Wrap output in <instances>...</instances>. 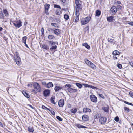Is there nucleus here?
I'll return each mask as SVG.
<instances>
[{
  "label": "nucleus",
  "instance_id": "nucleus-29",
  "mask_svg": "<svg viewBox=\"0 0 133 133\" xmlns=\"http://www.w3.org/2000/svg\"><path fill=\"white\" fill-rule=\"evenodd\" d=\"M71 112L72 113L75 114L77 111L76 108H75L74 109H72L70 110Z\"/></svg>",
  "mask_w": 133,
  "mask_h": 133
},
{
  "label": "nucleus",
  "instance_id": "nucleus-35",
  "mask_svg": "<svg viewBox=\"0 0 133 133\" xmlns=\"http://www.w3.org/2000/svg\"><path fill=\"white\" fill-rule=\"evenodd\" d=\"M102 109L104 110L105 112H107L108 111V108L107 107H103L102 108Z\"/></svg>",
  "mask_w": 133,
  "mask_h": 133
},
{
  "label": "nucleus",
  "instance_id": "nucleus-33",
  "mask_svg": "<svg viewBox=\"0 0 133 133\" xmlns=\"http://www.w3.org/2000/svg\"><path fill=\"white\" fill-rule=\"evenodd\" d=\"M28 130L30 132H32L34 131L33 128L30 126H29L28 127Z\"/></svg>",
  "mask_w": 133,
  "mask_h": 133
},
{
  "label": "nucleus",
  "instance_id": "nucleus-59",
  "mask_svg": "<svg viewBox=\"0 0 133 133\" xmlns=\"http://www.w3.org/2000/svg\"><path fill=\"white\" fill-rule=\"evenodd\" d=\"M50 112H51L53 115H54L55 114V112L53 111L52 110H51V111H50Z\"/></svg>",
  "mask_w": 133,
  "mask_h": 133
},
{
  "label": "nucleus",
  "instance_id": "nucleus-39",
  "mask_svg": "<svg viewBox=\"0 0 133 133\" xmlns=\"http://www.w3.org/2000/svg\"><path fill=\"white\" fill-rule=\"evenodd\" d=\"M64 18L66 20H68L69 18V16L67 14H65L64 15Z\"/></svg>",
  "mask_w": 133,
  "mask_h": 133
},
{
  "label": "nucleus",
  "instance_id": "nucleus-12",
  "mask_svg": "<svg viewBox=\"0 0 133 133\" xmlns=\"http://www.w3.org/2000/svg\"><path fill=\"white\" fill-rule=\"evenodd\" d=\"M49 45L50 46H54L56 44V45H58V43L57 42H54L53 41H48Z\"/></svg>",
  "mask_w": 133,
  "mask_h": 133
},
{
  "label": "nucleus",
  "instance_id": "nucleus-48",
  "mask_svg": "<svg viewBox=\"0 0 133 133\" xmlns=\"http://www.w3.org/2000/svg\"><path fill=\"white\" fill-rule=\"evenodd\" d=\"M41 34L42 35L44 34V29L43 27H42L41 30Z\"/></svg>",
  "mask_w": 133,
  "mask_h": 133
},
{
  "label": "nucleus",
  "instance_id": "nucleus-20",
  "mask_svg": "<svg viewBox=\"0 0 133 133\" xmlns=\"http://www.w3.org/2000/svg\"><path fill=\"white\" fill-rule=\"evenodd\" d=\"M60 9H57L56 10L55 13L56 15H59L62 13V12L60 10Z\"/></svg>",
  "mask_w": 133,
  "mask_h": 133
},
{
  "label": "nucleus",
  "instance_id": "nucleus-56",
  "mask_svg": "<svg viewBox=\"0 0 133 133\" xmlns=\"http://www.w3.org/2000/svg\"><path fill=\"white\" fill-rule=\"evenodd\" d=\"M129 94L130 95V96L133 98V93L132 92H130Z\"/></svg>",
  "mask_w": 133,
  "mask_h": 133
},
{
  "label": "nucleus",
  "instance_id": "nucleus-57",
  "mask_svg": "<svg viewBox=\"0 0 133 133\" xmlns=\"http://www.w3.org/2000/svg\"><path fill=\"white\" fill-rule=\"evenodd\" d=\"M42 108L43 109L46 110L47 109V108L45 106L43 105L42 106Z\"/></svg>",
  "mask_w": 133,
  "mask_h": 133
},
{
  "label": "nucleus",
  "instance_id": "nucleus-44",
  "mask_svg": "<svg viewBox=\"0 0 133 133\" xmlns=\"http://www.w3.org/2000/svg\"><path fill=\"white\" fill-rule=\"evenodd\" d=\"M56 118L58 120L60 121H62L63 120V119L59 116H57L56 117Z\"/></svg>",
  "mask_w": 133,
  "mask_h": 133
},
{
  "label": "nucleus",
  "instance_id": "nucleus-47",
  "mask_svg": "<svg viewBox=\"0 0 133 133\" xmlns=\"http://www.w3.org/2000/svg\"><path fill=\"white\" fill-rule=\"evenodd\" d=\"M79 0H75V3L76 5H78L79 4H81L79 3Z\"/></svg>",
  "mask_w": 133,
  "mask_h": 133
},
{
  "label": "nucleus",
  "instance_id": "nucleus-40",
  "mask_svg": "<svg viewBox=\"0 0 133 133\" xmlns=\"http://www.w3.org/2000/svg\"><path fill=\"white\" fill-rule=\"evenodd\" d=\"M54 8H56L59 9H61V8L60 5L56 4H54Z\"/></svg>",
  "mask_w": 133,
  "mask_h": 133
},
{
  "label": "nucleus",
  "instance_id": "nucleus-23",
  "mask_svg": "<svg viewBox=\"0 0 133 133\" xmlns=\"http://www.w3.org/2000/svg\"><path fill=\"white\" fill-rule=\"evenodd\" d=\"M5 16L2 11H0V19L3 20V21H4Z\"/></svg>",
  "mask_w": 133,
  "mask_h": 133
},
{
  "label": "nucleus",
  "instance_id": "nucleus-60",
  "mask_svg": "<svg viewBox=\"0 0 133 133\" xmlns=\"http://www.w3.org/2000/svg\"><path fill=\"white\" fill-rule=\"evenodd\" d=\"M129 64L130 65L133 67V62H129Z\"/></svg>",
  "mask_w": 133,
  "mask_h": 133
},
{
  "label": "nucleus",
  "instance_id": "nucleus-14",
  "mask_svg": "<svg viewBox=\"0 0 133 133\" xmlns=\"http://www.w3.org/2000/svg\"><path fill=\"white\" fill-rule=\"evenodd\" d=\"M58 104L60 107H62L64 104V101L63 99H61L59 101Z\"/></svg>",
  "mask_w": 133,
  "mask_h": 133
},
{
  "label": "nucleus",
  "instance_id": "nucleus-41",
  "mask_svg": "<svg viewBox=\"0 0 133 133\" xmlns=\"http://www.w3.org/2000/svg\"><path fill=\"white\" fill-rule=\"evenodd\" d=\"M61 2H62L63 4L65 5L67 4V0H61Z\"/></svg>",
  "mask_w": 133,
  "mask_h": 133
},
{
  "label": "nucleus",
  "instance_id": "nucleus-30",
  "mask_svg": "<svg viewBox=\"0 0 133 133\" xmlns=\"http://www.w3.org/2000/svg\"><path fill=\"white\" fill-rule=\"evenodd\" d=\"M45 10H48L49 9L50 5L49 4H46L44 5Z\"/></svg>",
  "mask_w": 133,
  "mask_h": 133
},
{
  "label": "nucleus",
  "instance_id": "nucleus-7",
  "mask_svg": "<svg viewBox=\"0 0 133 133\" xmlns=\"http://www.w3.org/2000/svg\"><path fill=\"white\" fill-rule=\"evenodd\" d=\"M75 13H79V11L81 10L82 6L81 4L76 5L75 7Z\"/></svg>",
  "mask_w": 133,
  "mask_h": 133
},
{
  "label": "nucleus",
  "instance_id": "nucleus-26",
  "mask_svg": "<svg viewBox=\"0 0 133 133\" xmlns=\"http://www.w3.org/2000/svg\"><path fill=\"white\" fill-rule=\"evenodd\" d=\"M57 48V46L56 45L54 46H51L50 49V50L51 51H53L55 50Z\"/></svg>",
  "mask_w": 133,
  "mask_h": 133
},
{
  "label": "nucleus",
  "instance_id": "nucleus-11",
  "mask_svg": "<svg viewBox=\"0 0 133 133\" xmlns=\"http://www.w3.org/2000/svg\"><path fill=\"white\" fill-rule=\"evenodd\" d=\"M50 93V90L49 89H46L43 92V94L44 96L47 97L49 96Z\"/></svg>",
  "mask_w": 133,
  "mask_h": 133
},
{
  "label": "nucleus",
  "instance_id": "nucleus-63",
  "mask_svg": "<svg viewBox=\"0 0 133 133\" xmlns=\"http://www.w3.org/2000/svg\"><path fill=\"white\" fill-rule=\"evenodd\" d=\"M27 106H29L32 109H34V108H33V107H32V106L30 104H27Z\"/></svg>",
  "mask_w": 133,
  "mask_h": 133
},
{
  "label": "nucleus",
  "instance_id": "nucleus-18",
  "mask_svg": "<svg viewBox=\"0 0 133 133\" xmlns=\"http://www.w3.org/2000/svg\"><path fill=\"white\" fill-rule=\"evenodd\" d=\"M61 30L59 29H56L54 30V33L56 35H58L60 34Z\"/></svg>",
  "mask_w": 133,
  "mask_h": 133
},
{
  "label": "nucleus",
  "instance_id": "nucleus-8",
  "mask_svg": "<svg viewBox=\"0 0 133 133\" xmlns=\"http://www.w3.org/2000/svg\"><path fill=\"white\" fill-rule=\"evenodd\" d=\"M107 118L105 117H101L99 119V122L101 124H104L106 122Z\"/></svg>",
  "mask_w": 133,
  "mask_h": 133
},
{
  "label": "nucleus",
  "instance_id": "nucleus-19",
  "mask_svg": "<svg viewBox=\"0 0 133 133\" xmlns=\"http://www.w3.org/2000/svg\"><path fill=\"white\" fill-rule=\"evenodd\" d=\"M79 13H75L76 18L75 20V22L77 23L79 21Z\"/></svg>",
  "mask_w": 133,
  "mask_h": 133
},
{
  "label": "nucleus",
  "instance_id": "nucleus-46",
  "mask_svg": "<svg viewBox=\"0 0 133 133\" xmlns=\"http://www.w3.org/2000/svg\"><path fill=\"white\" fill-rule=\"evenodd\" d=\"M124 109L125 111H127L128 112H129L130 111V109L127 107H124Z\"/></svg>",
  "mask_w": 133,
  "mask_h": 133
},
{
  "label": "nucleus",
  "instance_id": "nucleus-25",
  "mask_svg": "<svg viewBox=\"0 0 133 133\" xmlns=\"http://www.w3.org/2000/svg\"><path fill=\"white\" fill-rule=\"evenodd\" d=\"M2 12L4 14L5 16H6V17H7L9 16V13L6 9H4L3 10Z\"/></svg>",
  "mask_w": 133,
  "mask_h": 133
},
{
  "label": "nucleus",
  "instance_id": "nucleus-55",
  "mask_svg": "<svg viewBox=\"0 0 133 133\" xmlns=\"http://www.w3.org/2000/svg\"><path fill=\"white\" fill-rule=\"evenodd\" d=\"M99 96L102 98H104V96H103V94H99Z\"/></svg>",
  "mask_w": 133,
  "mask_h": 133
},
{
  "label": "nucleus",
  "instance_id": "nucleus-31",
  "mask_svg": "<svg viewBox=\"0 0 133 133\" xmlns=\"http://www.w3.org/2000/svg\"><path fill=\"white\" fill-rule=\"evenodd\" d=\"M27 37L26 36H24L22 38V41L24 43H25Z\"/></svg>",
  "mask_w": 133,
  "mask_h": 133
},
{
  "label": "nucleus",
  "instance_id": "nucleus-13",
  "mask_svg": "<svg viewBox=\"0 0 133 133\" xmlns=\"http://www.w3.org/2000/svg\"><path fill=\"white\" fill-rule=\"evenodd\" d=\"M107 21L109 22H113L115 20L114 17L112 16L107 17Z\"/></svg>",
  "mask_w": 133,
  "mask_h": 133
},
{
  "label": "nucleus",
  "instance_id": "nucleus-62",
  "mask_svg": "<svg viewBox=\"0 0 133 133\" xmlns=\"http://www.w3.org/2000/svg\"><path fill=\"white\" fill-rule=\"evenodd\" d=\"M45 12L47 15H48L49 14V13L48 11V10H45Z\"/></svg>",
  "mask_w": 133,
  "mask_h": 133
},
{
  "label": "nucleus",
  "instance_id": "nucleus-52",
  "mask_svg": "<svg viewBox=\"0 0 133 133\" xmlns=\"http://www.w3.org/2000/svg\"><path fill=\"white\" fill-rule=\"evenodd\" d=\"M128 24L132 26H133V22H128Z\"/></svg>",
  "mask_w": 133,
  "mask_h": 133
},
{
  "label": "nucleus",
  "instance_id": "nucleus-50",
  "mask_svg": "<svg viewBox=\"0 0 133 133\" xmlns=\"http://www.w3.org/2000/svg\"><path fill=\"white\" fill-rule=\"evenodd\" d=\"M114 120L116 122H118L119 120V118L118 116H117L114 118Z\"/></svg>",
  "mask_w": 133,
  "mask_h": 133
},
{
  "label": "nucleus",
  "instance_id": "nucleus-36",
  "mask_svg": "<svg viewBox=\"0 0 133 133\" xmlns=\"http://www.w3.org/2000/svg\"><path fill=\"white\" fill-rule=\"evenodd\" d=\"M55 98L52 97L50 99L51 102L52 103L55 104H56V102L54 101Z\"/></svg>",
  "mask_w": 133,
  "mask_h": 133
},
{
  "label": "nucleus",
  "instance_id": "nucleus-2",
  "mask_svg": "<svg viewBox=\"0 0 133 133\" xmlns=\"http://www.w3.org/2000/svg\"><path fill=\"white\" fill-rule=\"evenodd\" d=\"M33 86L35 90L33 89L32 92H33L35 90L36 91L40 92L41 91V88L39 83L37 82H35L33 84Z\"/></svg>",
  "mask_w": 133,
  "mask_h": 133
},
{
  "label": "nucleus",
  "instance_id": "nucleus-32",
  "mask_svg": "<svg viewBox=\"0 0 133 133\" xmlns=\"http://www.w3.org/2000/svg\"><path fill=\"white\" fill-rule=\"evenodd\" d=\"M120 53L119 51L117 50H115L113 51L112 54L114 55H117L119 54Z\"/></svg>",
  "mask_w": 133,
  "mask_h": 133
},
{
  "label": "nucleus",
  "instance_id": "nucleus-17",
  "mask_svg": "<svg viewBox=\"0 0 133 133\" xmlns=\"http://www.w3.org/2000/svg\"><path fill=\"white\" fill-rule=\"evenodd\" d=\"M63 89V87H62L59 86H56L54 88V90L56 92L59 91L61 89Z\"/></svg>",
  "mask_w": 133,
  "mask_h": 133
},
{
  "label": "nucleus",
  "instance_id": "nucleus-1",
  "mask_svg": "<svg viewBox=\"0 0 133 133\" xmlns=\"http://www.w3.org/2000/svg\"><path fill=\"white\" fill-rule=\"evenodd\" d=\"M64 87L65 90L66 91H68L70 93H75L77 92V89H74L72 88V85L66 84L65 85Z\"/></svg>",
  "mask_w": 133,
  "mask_h": 133
},
{
  "label": "nucleus",
  "instance_id": "nucleus-37",
  "mask_svg": "<svg viewBox=\"0 0 133 133\" xmlns=\"http://www.w3.org/2000/svg\"><path fill=\"white\" fill-rule=\"evenodd\" d=\"M23 93L24 96L27 98H29L30 97V96L29 95V94L25 91H24V92H23Z\"/></svg>",
  "mask_w": 133,
  "mask_h": 133
},
{
  "label": "nucleus",
  "instance_id": "nucleus-21",
  "mask_svg": "<svg viewBox=\"0 0 133 133\" xmlns=\"http://www.w3.org/2000/svg\"><path fill=\"white\" fill-rule=\"evenodd\" d=\"M53 86V84L51 82H49L46 85V87L48 88H50V87H52Z\"/></svg>",
  "mask_w": 133,
  "mask_h": 133
},
{
  "label": "nucleus",
  "instance_id": "nucleus-16",
  "mask_svg": "<svg viewBox=\"0 0 133 133\" xmlns=\"http://www.w3.org/2000/svg\"><path fill=\"white\" fill-rule=\"evenodd\" d=\"M82 119L83 121H87L89 120V117L87 115H83L82 117Z\"/></svg>",
  "mask_w": 133,
  "mask_h": 133
},
{
  "label": "nucleus",
  "instance_id": "nucleus-24",
  "mask_svg": "<svg viewBox=\"0 0 133 133\" xmlns=\"http://www.w3.org/2000/svg\"><path fill=\"white\" fill-rule=\"evenodd\" d=\"M82 45L83 46L85 47L87 49L89 50L90 48V46L86 43H83Z\"/></svg>",
  "mask_w": 133,
  "mask_h": 133
},
{
  "label": "nucleus",
  "instance_id": "nucleus-45",
  "mask_svg": "<svg viewBox=\"0 0 133 133\" xmlns=\"http://www.w3.org/2000/svg\"><path fill=\"white\" fill-rule=\"evenodd\" d=\"M89 88H91L93 89H96V90L98 89V88L97 87H94L92 85H90L89 86Z\"/></svg>",
  "mask_w": 133,
  "mask_h": 133
},
{
  "label": "nucleus",
  "instance_id": "nucleus-53",
  "mask_svg": "<svg viewBox=\"0 0 133 133\" xmlns=\"http://www.w3.org/2000/svg\"><path fill=\"white\" fill-rule=\"evenodd\" d=\"M42 85L45 86V87H46V85H47V84H46V82L45 81H43L42 82Z\"/></svg>",
  "mask_w": 133,
  "mask_h": 133
},
{
  "label": "nucleus",
  "instance_id": "nucleus-58",
  "mask_svg": "<svg viewBox=\"0 0 133 133\" xmlns=\"http://www.w3.org/2000/svg\"><path fill=\"white\" fill-rule=\"evenodd\" d=\"M81 125L78 124H77L76 125L77 127L79 128H81Z\"/></svg>",
  "mask_w": 133,
  "mask_h": 133
},
{
  "label": "nucleus",
  "instance_id": "nucleus-51",
  "mask_svg": "<svg viewBox=\"0 0 133 133\" xmlns=\"http://www.w3.org/2000/svg\"><path fill=\"white\" fill-rule=\"evenodd\" d=\"M117 66L118 68L120 69H121L122 68V65L121 64H117Z\"/></svg>",
  "mask_w": 133,
  "mask_h": 133
},
{
  "label": "nucleus",
  "instance_id": "nucleus-28",
  "mask_svg": "<svg viewBox=\"0 0 133 133\" xmlns=\"http://www.w3.org/2000/svg\"><path fill=\"white\" fill-rule=\"evenodd\" d=\"M48 39L49 40H52L55 38L54 36L51 35H49L48 37Z\"/></svg>",
  "mask_w": 133,
  "mask_h": 133
},
{
  "label": "nucleus",
  "instance_id": "nucleus-43",
  "mask_svg": "<svg viewBox=\"0 0 133 133\" xmlns=\"http://www.w3.org/2000/svg\"><path fill=\"white\" fill-rule=\"evenodd\" d=\"M124 102L125 103L127 104L128 105H130L131 106H133V104L132 103H129V102H127L126 101H124Z\"/></svg>",
  "mask_w": 133,
  "mask_h": 133
},
{
  "label": "nucleus",
  "instance_id": "nucleus-54",
  "mask_svg": "<svg viewBox=\"0 0 133 133\" xmlns=\"http://www.w3.org/2000/svg\"><path fill=\"white\" fill-rule=\"evenodd\" d=\"M83 85L85 87H88L89 88V86H90V85H89L88 84H83Z\"/></svg>",
  "mask_w": 133,
  "mask_h": 133
},
{
  "label": "nucleus",
  "instance_id": "nucleus-61",
  "mask_svg": "<svg viewBox=\"0 0 133 133\" xmlns=\"http://www.w3.org/2000/svg\"><path fill=\"white\" fill-rule=\"evenodd\" d=\"M113 59L114 60H116L117 59V57L115 56H114L113 57Z\"/></svg>",
  "mask_w": 133,
  "mask_h": 133
},
{
  "label": "nucleus",
  "instance_id": "nucleus-9",
  "mask_svg": "<svg viewBox=\"0 0 133 133\" xmlns=\"http://www.w3.org/2000/svg\"><path fill=\"white\" fill-rule=\"evenodd\" d=\"M117 10L116 9V7L115 6H113L111 8L110 10V12L112 14H115L117 12Z\"/></svg>",
  "mask_w": 133,
  "mask_h": 133
},
{
  "label": "nucleus",
  "instance_id": "nucleus-64",
  "mask_svg": "<svg viewBox=\"0 0 133 133\" xmlns=\"http://www.w3.org/2000/svg\"><path fill=\"white\" fill-rule=\"evenodd\" d=\"M117 4H121V2L119 1H117Z\"/></svg>",
  "mask_w": 133,
  "mask_h": 133
},
{
  "label": "nucleus",
  "instance_id": "nucleus-5",
  "mask_svg": "<svg viewBox=\"0 0 133 133\" xmlns=\"http://www.w3.org/2000/svg\"><path fill=\"white\" fill-rule=\"evenodd\" d=\"M84 61L85 63L93 69H95L96 68V66L95 65L91 62L86 58L84 59Z\"/></svg>",
  "mask_w": 133,
  "mask_h": 133
},
{
  "label": "nucleus",
  "instance_id": "nucleus-10",
  "mask_svg": "<svg viewBox=\"0 0 133 133\" xmlns=\"http://www.w3.org/2000/svg\"><path fill=\"white\" fill-rule=\"evenodd\" d=\"M91 100L93 102L96 103L97 102V97L94 95H91L90 96Z\"/></svg>",
  "mask_w": 133,
  "mask_h": 133
},
{
  "label": "nucleus",
  "instance_id": "nucleus-22",
  "mask_svg": "<svg viewBox=\"0 0 133 133\" xmlns=\"http://www.w3.org/2000/svg\"><path fill=\"white\" fill-rule=\"evenodd\" d=\"M101 11L99 10H97L95 11V16L99 17L101 14Z\"/></svg>",
  "mask_w": 133,
  "mask_h": 133
},
{
  "label": "nucleus",
  "instance_id": "nucleus-38",
  "mask_svg": "<svg viewBox=\"0 0 133 133\" xmlns=\"http://www.w3.org/2000/svg\"><path fill=\"white\" fill-rule=\"evenodd\" d=\"M51 25L55 27H57V28H59V26L57 23H51Z\"/></svg>",
  "mask_w": 133,
  "mask_h": 133
},
{
  "label": "nucleus",
  "instance_id": "nucleus-42",
  "mask_svg": "<svg viewBox=\"0 0 133 133\" xmlns=\"http://www.w3.org/2000/svg\"><path fill=\"white\" fill-rule=\"evenodd\" d=\"M121 8L122 6L120 5H118L117 6L116 8V9L117 10H119L121 9Z\"/></svg>",
  "mask_w": 133,
  "mask_h": 133
},
{
  "label": "nucleus",
  "instance_id": "nucleus-6",
  "mask_svg": "<svg viewBox=\"0 0 133 133\" xmlns=\"http://www.w3.org/2000/svg\"><path fill=\"white\" fill-rule=\"evenodd\" d=\"M22 22L20 20L14 21L13 24L16 27L19 28L22 26Z\"/></svg>",
  "mask_w": 133,
  "mask_h": 133
},
{
  "label": "nucleus",
  "instance_id": "nucleus-49",
  "mask_svg": "<svg viewBox=\"0 0 133 133\" xmlns=\"http://www.w3.org/2000/svg\"><path fill=\"white\" fill-rule=\"evenodd\" d=\"M113 40V39L110 38H108V41L110 42H112Z\"/></svg>",
  "mask_w": 133,
  "mask_h": 133
},
{
  "label": "nucleus",
  "instance_id": "nucleus-15",
  "mask_svg": "<svg viewBox=\"0 0 133 133\" xmlns=\"http://www.w3.org/2000/svg\"><path fill=\"white\" fill-rule=\"evenodd\" d=\"M83 111L84 113L91 112V110L87 108H84L83 109Z\"/></svg>",
  "mask_w": 133,
  "mask_h": 133
},
{
  "label": "nucleus",
  "instance_id": "nucleus-3",
  "mask_svg": "<svg viewBox=\"0 0 133 133\" xmlns=\"http://www.w3.org/2000/svg\"><path fill=\"white\" fill-rule=\"evenodd\" d=\"M15 53L16 58H15V57H13V59L16 62V64L19 65L20 64L21 61V59L19 56V54L17 52H16Z\"/></svg>",
  "mask_w": 133,
  "mask_h": 133
},
{
  "label": "nucleus",
  "instance_id": "nucleus-4",
  "mask_svg": "<svg viewBox=\"0 0 133 133\" xmlns=\"http://www.w3.org/2000/svg\"><path fill=\"white\" fill-rule=\"evenodd\" d=\"M91 17H88L86 18L82 19L81 21L82 25H83L87 23L90 20Z\"/></svg>",
  "mask_w": 133,
  "mask_h": 133
},
{
  "label": "nucleus",
  "instance_id": "nucleus-34",
  "mask_svg": "<svg viewBox=\"0 0 133 133\" xmlns=\"http://www.w3.org/2000/svg\"><path fill=\"white\" fill-rule=\"evenodd\" d=\"M75 85L79 88H81L82 87V84L78 83H75Z\"/></svg>",
  "mask_w": 133,
  "mask_h": 133
},
{
  "label": "nucleus",
  "instance_id": "nucleus-27",
  "mask_svg": "<svg viewBox=\"0 0 133 133\" xmlns=\"http://www.w3.org/2000/svg\"><path fill=\"white\" fill-rule=\"evenodd\" d=\"M43 48L48 50L49 49V47L46 44H44L42 45Z\"/></svg>",
  "mask_w": 133,
  "mask_h": 133
}]
</instances>
